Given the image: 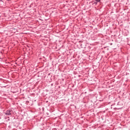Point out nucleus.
Segmentation results:
<instances>
[{
	"label": "nucleus",
	"mask_w": 130,
	"mask_h": 130,
	"mask_svg": "<svg viewBox=\"0 0 130 130\" xmlns=\"http://www.w3.org/2000/svg\"><path fill=\"white\" fill-rule=\"evenodd\" d=\"M6 115H12L13 114V110L10 109L8 110L5 112Z\"/></svg>",
	"instance_id": "f257e3e1"
},
{
	"label": "nucleus",
	"mask_w": 130,
	"mask_h": 130,
	"mask_svg": "<svg viewBox=\"0 0 130 130\" xmlns=\"http://www.w3.org/2000/svg\"><path fill=\"white\" fill-rule=\"evenodd\" d=\"M95 2H96L94 3L95 5H97L98 3H100V0H95Z\"/></svg>",
	"instance_id": "f03ea898"
},
{
	"label": "nucleus",
	"mask_w": 130,
	"mask_h": 130,
	"mask_svg": "<svg viewBox=\"0 0 130 130\" xmlns=\"http://www.w3.org/2000/svg\"><path fill=\"white\" fill-rule=\"evenodd\" d=\"M0 4H1V5H4V2L3 1H1Z\"/></svg>",
	"instance_id": "7ed1b4c3"
}]
</instances>
